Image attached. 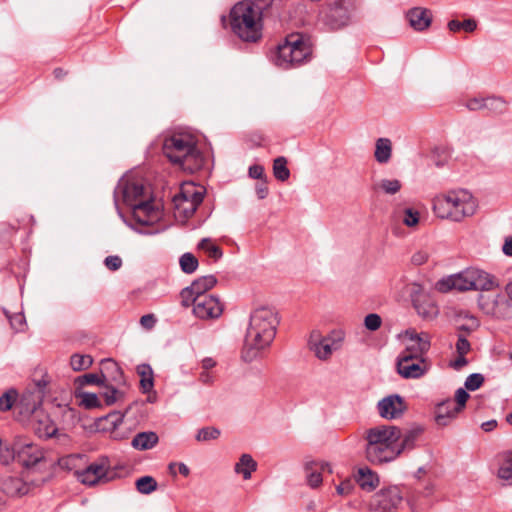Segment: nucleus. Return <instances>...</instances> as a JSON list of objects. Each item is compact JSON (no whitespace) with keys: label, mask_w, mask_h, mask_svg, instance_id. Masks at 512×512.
I'll return each instance as SVG.
<instances>
[{"label":"nucleus","mask_w":512,"mask_h":512,"mask_svg":"<svg viewBox=\"0 0 512 512\" xmlns=\"http://www.w3.org/2000/svg\"><path fill=\"white\" fill-rule=\"evenodd\" d=\"M283 0H254L236 3L229 14L230 28L242 41L256 43L262 38V22L280 18Z\"/></svg>","instance_id":"nucleus-1"},{"label":"nucleus","mask_w":512,"mask_h":512,"mask_svg":"<svg viewBox=\"0 0 512 512\" xmlns=\"http://www.w3.org/2000/svg\"><path fill=\"white\" fill-rule=\"evenodd\" d=\"M279 322L278 313L271 306H259L252 310L241 352L245 362H252L260 351L271 345Z\"/></svg>","instance_id":"nucleus-2"},{"label":"nucleus","mask_w":512,"mask_h":512,"mask_svg":"<svg viewBox=\"0 0 512 512\" xmlns=\"http://www.w3.org/2000/svg\"><path fill=\"white\" fill-rule=\"evenodd\" d=\"M162 152L172 164L190 173L199 171L205 164V156L189 134L178 133L165 137Z\"/></svg>","instance_id":"nucleus-3"},{"label":"nucleus","mask_w":512,"mask_h":512,"mask_svg":"<svg viewBox=\"0 0 512 512\" xmlns=\"http://www.w3.org/2000/svg\"><path fill=\"white\" fill-rule=\"evenodd\" d=\"M312 57V46L304 35L295 33L288 35L273 52V63L283 69L301 65Z\"/></svg>","instance_id":"nucleus-4"},{"label":"nucleus","mask_w":512,"mask_h":512,"mask_svg":"<svg viewBox=\"0 0 512 512\" xmlns=\"http://www.w3.org/2000/svg\"><path fill=\"white\" fill-rule=\"evenodd\" d=\"M10 461L28 471H34L36 467L40 468L46 463V457L38 446L22 437H16L11 444L2 448V465H7Z\"/></svg>","instance_id":"nucleus-5"},{"label":"nucleus","mask_w":512,"mask_h":512,"mask_svg":"<svg viewBox=\"0 0 512 512\" xmlns=\"http://www.w3.org/2000/svg\"><path fill=\"white\" fill-rule=\"evenodd\" d=\"M353 6L350 0H334L322 11V22L331 30H338L351 21Z\"/></svg>","instance_id":"nucleus-6"},{"label":"nucleus","mask_w":512,"mask_h":512,"mask_svg":"<svg viewBox=\"0 0 512 512\" xmlns=\"http://www.w3.org/2000/svg\"><path fill=\"white\" fill-rule=\"evenodd\" d=\"M449 199L452 207V212H450V220L452 221L460 222L464 218L474 215L477 210L476 200L466 190L450 191Z\"/></svg>","instance_id":"nucleus-7"},{"label":"nucleus","mask_w":512,"mask_h":512,"mask_svg":"<svg viewBox=\"0 0 512 512\" xmlns=\"http://www.w3.org/2000/svg\"><path fill=\"white\" fill-rule=\"evenodd\" d=\"M402 500L400 488L391 486L381 489L373 496L370 508L373 512H396Z\"/></svg>","instance_id":"nucleus-8"},{"label":"nucleus","mask_w":512,"mask_h":512,"mask_svg":"<svg viewBox=\"0 0 512 512\" xmlns=\"http://www.w3.org/2000/svg\"><path fill=\"white\" fill-rule=\"evenodd\" d=\"M400 427L395 425H378L372 427L366 432L367 442L375 445L396 446L401 439Z\"/></svg>","instance_id":"nucleus-9"},{"label":"nucleus","mask_w":512,"mask_h":512,"mask_svg":"<svg viewBox=\"0 0 512 512\" xmlns=\"http://www.w3.org/2000/svg\"><path fill=\"white\" fill-rule=\"evenodd\" d=\"M116 473L110 471L104 463L93 462L84 470L78 471V480L88 486L107 483L115 478Z\"/></svg>","instance_id":"nucleus-10"},{"label":"nucleus","mask_w":512,"mask_h":512,"mask_svg":"<svg viewBox=\"0 0 512 512\" xmlns=\"http://www.w3.org/2000/svg\"><path fill=\"white\" fill-rule=\"evenodd\" d=\"M192 303L193 313L200 319L217 318L223 312L219 298L213 295L194 297Z\"/></svg>","instance_id":"nucleus-11"},{"label":"nucleus","mask_w":512,"mask_h":512,"mask_svg":"<svg viewBox=\"0 0 512 512\" xmlns=\"http://www.w3.org/2000/svg\"><path fill=\"white\" fill-rule=\"evenodd\" d=\"M379 415L388 420L400 418L407 410L404 398L399 394H391L377 403Z\"/></svg>","instance_id":"nucleus-12"},{"label":"nucleus","mask_w":512,"mask_h":512,"mask_svg":"<svg viewBox=\"0 0 512 512\" xmlns=\"http://www.w3.org/2000/svg\"><path fill=\"white\" fill-rule=\"evenodd\" d=\"M435 288L437 289V291L442 293H446L452 289L458 291L472 290L471 268H468L461 273L450 275L448 277L438 280L436 282Z\"/></svg>","instance_id":"nucleus-13"},{"label":"nucleus","mask_w":512,"mask_h":512,"mask_svg":"<svg viewBox=\"0 0 512 512\" xmlns=\"http://www.w3.org/2000/svg\"><path fill=\"white\" fill-rule=\"evenodd\" d=\"M144 186L141 183L130 182L121 178L114 190V203L117 209L118 206V194H122L123 202L132 207L135 205V200L142 197L144 194Z\"/></svg>","instance_id":"nucleus-14"},{"label":"nucleus","mask_w":512,"mask_h":512,"mask_svg":"<svg viewBox=\"0 0 512 512\" xmlns=\"http://www.w3.org/2000/svg\"><path fill=\"white\" fill-rule=\"evenodd\" d=\"M47 480L48 477H44L41 480L32 479L27 483L21 478L9 476L2 481V492L10 497L23 496L29 492L30 486L40 487Z\"/></svg>","instance_id":"nucleus-15"},{"label":"nucleus","mask_w":512,"mask_h":512,"mask_svg":"<svg viewBox=\"0 0 512 512\" xmlns=\"http://www.w3.org/2000/svg\"><path fill=\"white\" fill-rule=\"evenodd\" d=\"M41 405L40 397L35 399L33 393L28 392L23 394L18 403L16 404V409L14 411V417L19 422H25L26 420H31L33 416L41 411H38V407Z\"/></svg>","instance_id":"nucleus-16"},{"label":"nucleus","mask_w":512,"mask_h":512,"mask_svg":"<svg viewBox=\"0 0 512 512\" xmlns=\"http://www.w3.org/2000/svg\"><path fill=\"white\" fill-rule=\"evenodd\" d=\"M399 456L396 446L375 445L367 442L366 457L373 464H382L395 460Z\"/></svg>","instance_id":"nucleus-17"},{"label":"nucleus","mask_w":512,"mask_h":512,"mask_svg":"<svg viewBox=\"0 0 512 512\" xmlns=\"http://www.w3.org/2000/svg\"><path fill=\"white\" fill-rule=\"evenodd\" d=\"M406 335L409 337L411 344L405 348L400 356H414L413 359L420 360V363H424L425 359L423 355L430 349V340L427 337L423 338L415 331H406Z\"/></svg>","instance_id":"nucleus-18"},{"label":"nucleus","mask_w":512,"mask_h":512,"mask_svg":"<svg viewBox=\"0 0 512 512\" xmlns=\"http://www.w3.org/2000/svg\"><path fill=\"white\" fill-rule=\"evenodd\" d=\"M414 356H398L396 369L400 376L405 379H417L425 374L427 368L420 363L414 362Z\"/></svg>","instance_id":"nucleus-19"},{"label":"nucleus","mask_w":512,"mask_h":512,"mask_svg":"<svg viewBox=\"0 0 512 512\" xmlns=\"http://www.w3.org/2000/svg\"><path fill=\"white\" fill-rule=\"evenodd\" d=\"M34 433L39 438L49 439L55 437L58 428L49 415L40 412L30 420Z\"/></svg>","instance_id":"nucleus-20"},{"label":"nucleus","mask_w":512,"mask_h":512,"mask_svg":"<svg viewBox=\"0 0 512 512\" xmlns=\"http://www.w3.org/2000/svg\"><path fill=\"white\" fill-rule=\"evenodd\" d=\"M131 405L128 406L124 412L112 411L105 416L97 419L96 425L98 428L106 431H112L115 439H124L125 436L119 435L116 432L117 428L122 424L125 415L130 411Z\"/></svg>","instance_id":"nucleus-21"},{"label":"nucleus","mask_w":512,"mask_h":512,"mask_svg":"<svg viewBox=\"0 0 512 512\" xmlns=\"http://www.w3.org/2000/svg\"><path fill=\"white\" fill-rule=\"evenodd\" d=\"M424 432V428L414 424L410 428H400L401 439L397 442L396 448L399 456L406 451H411L416 447V442Z\"/></svg>","instance_id":"nucleus-22"},{"label":"nucleus","mask_w":512,"mask_h":512,"mask_svg":"<svg viewBox=\"0 0 512 512\" xmlns=\"http://www.w3.org/2000/svg\"><path fill=\"white\" fill-rule=\"evenodd\" d=\"M406 18L414 30L421 32L430 27L432 23V12L427 8L413 7L408 10Z\"/></svg>","instance_id":"nucleus-23"},{"label":"nucleus","mask_w":512,"mask_h":512,"mask_svg":"<svg viewBox=\"0 0 512 512\" xmlns=\"http://www.w3.org/2000/svg\"><path fill=\"white\" fill-rule=\"evenodd\" d=\"M459 413L455 411L453 400L446 399L436 405L434 420L439 427H446L457 418Z\"/></svg>","instance_id":"nucleus-24"},{"label":"nucleus","mask_w":512,"mask_h":512,"mask_svg":"<svg viewBox=\"0 0 512 512\" xmlns=\"http://www.w3.org/2000/svg\"><path fill=\"white\" fill-rule=\"evenodd\" d=\"M308 345L320 360L329 359L333 350H335L332 344L329 343V339H324L317 330L311 332Z\"/></svg>","instance_id":"nucleus-25"},{"label":"nucleus","mask_w":512,"mask_h":512,"mask_svg":"<svg viewBox=\"0 0 512 512\" xmlns=\"http://www.w3.org/2000/svg\"><path fill=\"white\" fill-rule=\"evenodd\" d=\"M101 375L105 376V384L113 382L116 385H124V373L118 363L112 359H104L101 361Z\"/></svg>","instance_id":"nucleus-26"},{"label":"nucleus","mask_w":512,"mask_h":512,"mask_svg":"<svg viewBox=\"0 0 512 512\" xmlns=\"http://www.w3.org/2000/svg\"><path fill=\"white\" fill-rule=\"evenodd\" d=\"M132 217L133 219L142 226H151L150 220H141L139 218V212L142 214H146V216L154 217L156 219L159 218V212L154 207L151 200L141 201L139 203H136L135 205H132Z\"/></svg>","instance_id":"nucleus-27"},{"label":"nucleus","mask_w":512,"mask_h":512,"mask_svg":"<svg viewBox=\"0 0 512 512\" xmlns=\"http://www.w3.org/2000/svg\"><path fill=\"white\" fill-rule=\"evenodd\" d=\"M471 270L472 290L490 291L498 286L495 282V278L491 274L476 268H471Z\"/></svg>","instance_id":"nucleus-28"},{"label":"nucleus","mask_w":512,"mask_h":512,"mask_svg":"<svg viewBox=\"0 0 512 512\" xmlns=\"http://www.w3.org/2000/svg\"><path fill=\"white\" fill-rule=\"evenodd\" d=\"M217 284V278L214 275H205L195 279L190 286L185 287V293L194 292L198 296H206V292Z\"/></svg>","instance_id":"nucleus-29"},{"label":"nucleus","mask_w":512,"mask_h":512,"mask_svg":"<svg viewBox=\"0 0 512 512\" xmlns=\"http://www.w3.org/2000/svg\"><path fill=\"white\" fill-rule=\"evenodd\" d=\"M159 442V437L154 431H143L137 433L131 442L134 449L145 451L155 447Z\"/></svg>","instance_id":"nucleus-30"},{"label":"nucleus","mask_w":512,"mask_h":512,"mask_svg":"<svg viewBox=\"0 0 512 512\" xmlns=\"http://www.w3.org/2000/svg\"><path fill=\"white\" fill-rule=\"evenodd\" d=\"M356 482L365 491H373L379 485V477L368 467L359 468Z\"/></svg>","instance_id":"nucleus-31"},{"label":"nucleus","mask_w":512,"mask_h":512,"mask_svg":"<svg viewBox=\"0 0 512 512\" xmlns=\"http://www.w3.org/2000/svg\"><path fill=\"white\" fill-rule=\"evenodd\" d=\"M136 371L140 376V389L142 393H149L154 387L152 367L149 364L143 363L137 366Z\"/></svg>","instance_id":"nucleus-32"},{"label":"nucleus","mask_w":512,"mask_h":512,"mask_svg":"<svg viewBox=\"0 0 512 512\" xmlns=\"http://www.w3.org/2000/svg\"><path fill=\"white\" fill-rule=\"evenodd\" d=\"M418 315L423 319H434L438 315L437 306L428 297L421 300H414L412 304Z\"/></svg>","instance_id":"nucleus-33"},{"label":"nucleus","mask_w":512,"mask_h":512,"mask_svg":"<svg viewBox=\"0 0 512 512\" xmlns=\"http://www.w3.org/2000/svg\"><path fill=\"white\" fill-rule=\"evenodd\" d=\"M74 396L76 399H80V406L85 409L91 410L103 407V404L96 393L75 389Z\"/></svg>","instance_id":"nucleus-34"},{"label":"nucleus","mask_w":512,"mask_h":512,"mask_svg":"<svg viewBox=\"0 0 512 512\" xmlns=\"http://www.w3.org/2000/svg\"><path fill=\"white\" fill-rule=\"evenodd\" d=\"M257 469V462L249 454L241 455L239 462L235 465V472L242 474L244 479L251 478V473Z\"/></svg>","instance_id":"nucleus-35"},{"label":"nucleus","mask_w":512,"mask_h":512,"mask_svg":"<svg viewBox=\"0 0 512 512\" xmlns=\"http://www.w3.org/2000/svg\"><path fill=\"white\" fill-rule=\"evenodd\" d=\"M392 154V143L388 138H379L376 141L375 159L379 163H387Z\"/></svg>","instance_id":"nucleus-36"},{"label":"nucleus","mask_w":512,"mask_h":512,"mask_svg":"<svg viewBox=\"0 0 512 512\" xmlns=\"http://www.w3.org/2000/svg\"><path fill=\"white\" fill-rule=\"evenodd\" d=\"M449 200V192L446 195L437 197L434 200L433 210L438 217L443 219H450V212H452V207Z\"/></svg>","instance_id":"nucleus-37"},{"label":"nucleus","mask_w":512,"mask_h":512,"mask_svg":"<svg viewBox=\"0 0 512 512\" xmlns=\"http://www.w3.org/2000/svg\"><path fill=\"white\" fill-rule=\"evenodd\" d=\"M177 195L180 199H187L198 207L204 200L205 190L203 188L196 190L194 185H190L189 187L182 188Z\"/></svg>","instance_id":"nucleus-38"},{"label":"nucleus","mask_w":512,"mask_h":512,"mask_svg":"<svg viewBox=\"0 0 512 512\" xmlns=\"http://www.w3.org/2000/svg\"><path fill=\"white\" fill-rule=\"evenodd\" d=\"M173 204L174 208L185 219H189L190 217H192L198 208L191 201L187 199H180L178 195H175L173 197Z\"/></svg>","instance_id":"nucleus-39"},{"label":"nucleus","mask_w":512,"mask_h":512,"mask_svg":"<svg viewBox=\"0 0 512 512\" xmlns=\"http://www.w3.org/2000/svg\"><path fill=\"white\" fill-rule=\"evenodd\" d=\"M90 384H94V385H98V386L102 387L103 385H105V376L101 375V372L99 374L98 373H87V374L78 376L75 379V385H77L76 389L82 390L83 386L90 385Z\"/></svg>","instance_id":"nucleus-40"},{"label":"nucleus","mask_w":512,"mask_h":512,"mask_svg":"<svg viewBox=\"0 0 512 512\" xmlns=\"http://www.w3.org/2000/svg\"><path fill=\"white\" fill-rule=\"evenodd\" d=\"M287 159L284 156H279L273 161V174L274 177L284 182L290 177V170L287 167Z\"/></svg>","instance_id":"nucleus-41"},{"label":"nucleus","mask_w":512,"mask_h":512,"mask_svg":"<svg viewBox=\"0 0 512 512\" xmlns=\"http://www.w3.org/2000/svg\"><path fill=\"white\" fill-rule=\"evenodd\" d=\"M102 387H105L107 389L105 392H102L100 394L104 398L106 406H112L118 400L123 399L125 396V393L123 391L118 390L115 385L105 384Z\"/></svg>","instance_id":"nucleus-42"},{"label":"nucleus","mask_w":512,"mask_h":512,"mask_svg":"<svg viewBox=\"0 0 512 512\" xmlns=\"http://www.w3.org/2000/svg\"><path fill=\"white\" fill-rule=\"evenodd\" d=\"M2 312L7 317L10 327L14 332H24L25 331V329L27 327V323H26V319H25V316L23 313L20 312V313L10 314L5 309H2Z\"/></svg>","instance_id":"nucleus-43"},{"label":"nucleus","mask_w":512,"mask_h":512,"mask_svg":"<svg viewBox=\"0 0 512 512\" xmlns=\"http://www.w3.org/2000/svg\"><path fill=\"white\" fill-rule=\"evenodd\" d=\"M484 109H487L493 114H503L507 109V103L501 97H487L483 103Z\"/></svg>","instance_id":"nucleus-44"},{"label":"nucleus","mask_w":512,"mask_h":512,"mask_svg":"<svg viewBox=\"0 0 512 512\" xmlns=\"http://www.w3.org/2000/svg\"><path fill=\"white\" fill-rule=\"evenodd\" d=\"M20 397L19 393L15 388H9L2 393V412L11 409H16Z\"/></svg>","instance_id":"nucleus-45"},{"label":"nucleus","mask_w":512,"mask_h":512,"mask_svg":"<svg viewBox=\"0 0 512 512\" xmlns=\"http://www.w3.org/2000/svg\"><path fill=\"white\" fill-rule=\"evenodd\" d=\"M136 489L141 494H150L157 489V481L152 476H142L135 482Z\"/></svg>","instance_id":"nucleus-46"},{"label":"nucleus","mask_w":512,"mask_h":512,"mask_svg":"<svg viewBox=\"0 0 512 512\" xmlns=\"http://www.w3.org/2000/svg\"><path fill=\"white\" fill-rule=\"evenodd\" d=\"M179 264L185 274H192L197 270L199 262L192 253L186 252L180 257Z\"/></svg>","instance_id":"nucleus-47"},{"label":"nucleus","mask_w":512,"mask_h":512,"mask_svg":"<svg viewBox=\"0 0 512 512\" xmlns=\"http://www.w3.org/2000/svg\"><path fill=\"white\" fill-rule=\"evenodd\" d=\"M93 363L90 355L73 354L70 358V365L74 371H82L88 369Z\"/></svg>","instance_id":"nucleus-48"},{"label":"nucleus","mask_w":512,"mask_h":512,"mask_svg":"<svg viewBox=\"0 0 512 512\" xmlns=\"http://www.w3.org/2000/svg\"><path fill=\"white\" fill-rule=\"evenodd\" d=\"M498 477L512 484V452L504 455L501 466L498 470Z\"/></svg>","instance_id":"nucleus-49"},{"label":"nucleus","mask_w":512,"mask_h":512,"mask_svg":"<svg viewBox=\"0 0 512 512\" xmlns=\"http://www.w3.org/2000/svg\"><path fill=\"white\" fill-rule=\"evenodd\" d=\"M221 431L212 426L203 427L197 431L195 439L199 442H207L211 440H216L220 437Z\"/></svg>","instance_id":"nucleus-50"},{"label":"nucleus","mask_w":512,"mask_h":512,"mask_svg":"<svg viewBox=\"0 0 512 512\" xmlns=\"http://www.w3.org/2000/svg\"><path fill=\"white\" fill-rule=\"evenodd\" d=\"M476 27H477V23L473 19H466L462 22L453 19L448 22V28L452 32H458L461 29H463L464 31L470 33V32H473L476 29Z\"/></svg>","instance_id":"nucleus-51"},{"label":"nucleus","mask_w":512,"mask_h":512,"mask_svg":"<svg viewBox=\"0 0 512 512\" xmlns=\"http://www.w3.org/2000/svg\"><path fill=\"white\" fill-rule=\"evenodd\" d=\"M378 187L382 189L385 194L394 195L400 191L402 184L397 179H383L378 184Z\"/></svg>","instance_id":"nucleus-52"},{"label":"nucleus","mask_w":512,"mask_h":512,"mask_svg":"<svg viewBox=\"0 0 512 512\" xmlns=\"http://www.w3.org/2000/svg\"><path fill=\"white\" fill-rule=\"evenodd\" d=\"M313 466H316L315 462L306 464L307 481L312 488H316L322 483V475L320 472L313 470Z\"/></svg>","instance_id":"nucleus-53"},{"label":"nucleus","mask_w":512,"mask_h":512,"mask_svg":"<svg viewBox=\"0 0 512 512\" xmlns=\"http://www.w3.org/2000/svg\"><path fill=\"white\" fill-rule=\"evenodd\" d=\"M484 376L480 373L470 374L464 383V386L469 391H475L479 389L484 383Z\"/></svg>","instance_id":"nucleus-54"},{"label":"nucleus","mask_w":512,"mask_h":512,"mask_svg":"<svg viewBox=\"0 0 512 512\" xmlns=\"http://www.w3.org/2000/svg\"><path fill=\"white\" fill-rule=\"evenodd\" d=\"M470 395L465 388H458L455 392V411L462 412L466 407V402L469 399Z\"/></svg>","instance_id":"nucleus-55"},{"label":"nucleus","mask_w":512,"mask_h":512,"mask_svg":"<svg viewBox=\"0 0 512 512\" xmlns=\"http://www.w3.org/2000/svg\"><path fill=\"white\" fill-rule=\"evenodd\" d=\"M382 319L376 313H370L365 316L364 326L369 331H376L381 327Z\"/></svg>","instance_id":"nucleus-56"},{"label":"nucleus","mask_w":512,"mask_h":512,"mask_svg":"<svg viewBox=\"0 0 512 512\" xmlns=\"http://www.w3.org/2000/svg\"><path fill=\"white\" fill-rule=\"evenodd\" d=\"M408 293L412 304H414V300H421L427 297V295L424 293L423 286L416 282L409 284Z\"/></svg>","instance_id":"nucleus-57"},{"label":"nucleus","mask_w":512,"mask_h":512,"mask_svg":"<svg viewBox=\"0 0 512 512\" xmlns=\"http://www.w3.org/2000/svg\"><path fill=\"white\" fill-rule=\"evenodd\" d=\"M404 219L403 222L408 227H414L419 222V213L412 208H406L404 210Z\"/></svg>","instance_id":"nucleus-58"},{"label":"nucleus","mask_w":512,"mask_h":512,"mask_svg":"<svg viewBox=\"0 0 512 512\" xmlns=\"http://www.w3.org/2000/svg\"><path fill=\"white\" fill-rule=\"evenodd\" d=\"M471 350V344L463 334H458L456 351L458 355H466Z\"/></svg>","instance_id":"nucleus-59"},{"label":"nucleus","mask_w":512,"mask_h":512,"mask_svg":"<svg viewBox=\"0 0 512 512\" xmlns=\"http://www.w3.org/2000/svg\"><path fill=\"white\" fill-rule=\"evenodd\" d=\"M323 338L329 339V343L332 344L334 349H338L344 339V333L341 330H333L329 335L324 336Z\"/></svg>","instance_id":"nucleus-60"},{"label":"nucleus","mask_w":512,"mask_h":512,"mask_svg":"<svg viewBox=\"0 0 512 512\" xmlns=\"http://www.w3.org/2000/svg\"><path fill=\"white\" fill-rule=\"evenodd\" d=\"M249 177L253 179H258L259 181L267 179V176L265 175L264 167L259 164H254L249 167L248 170Z\"/></svg>","instance_id":"nucleus-61"},{"label":"nucleus","mask_w":512,"mask_h":512,"mask_svg":"<svg viewBox=\"0 0 512 512\" xmlns=\"http://www.w3.org/2000/svg\"><path fill=\"white\" fill-rule=\"evenodd\" d=\"M104 264L107 269L117 271L122 266V259L117 255H110L105 258Z\"/></svg>","instance_id":"nucleus-62"},{"label":"nucleus","mask_w":512,"mask_h":512,"mask_svg":"<svg viewBox=\"0 0 512 512\" xmlns=\"http://www.w3.org/2000/svg\"><path fill=\"white\" fill-rule=\"evenodd\" d=\"M268 179L261 180L256 183L255 185V192L258 197V199H265L269 194V189L267 186Z\"/></svg>","instance_id":"nucleus-63"},{"label":"nucleus","mask_w":512,"mask_h":512,"mask_svg":"<svg viewBox=\"0 0 512 512\" xmlns=\"http://www.w3.org/2000/svg\"><path fill=\"white\" fill-rule=\"evenodd\" d=\"M428 253L425 252V251H417L416 253H414L411 257V262L412 264L416 265V266H420L424 263H426V261L428 260Z\"/></svg>","instance_id":"nucleus-64"}]
</instances>
